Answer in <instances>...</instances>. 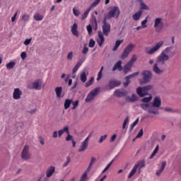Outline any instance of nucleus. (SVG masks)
<instances>
[{
    "mask_svg": "<svg viewBox=\"0 0 181 181\" xmlns=\"http://www.w3.org/2000/svg\"><path fill=\"white\" fill-rule=\"evenodd\" d=\"M124 74H128V73H131L132 71V65L127 63L122 68Z\"/></svg>",
    "mask_w": 181,
    "mask_h": 181,
    "instance_id": "obj_21",
    "label": "nucleus"
},
{
    "mask_svg": "<svg viewBox=\"0 0 181 181\" xmlns=\"http://www.w3.org/2000/svg\"><path fill=\"white\" fill-rule=\"evenodd\" d=\"M134 166H137V169L139 168V170L140 169H142V168H145V160H141L139 161L134 165Z\"/></svg>",
    "mask_w": 181,
    "mask_h": 181,
    "instance_id": "obj_33",
    "label": "nucleus"
},
{
    "mask_svg": "<svg viewBox=\"0 0 181 181\" xmlns=\"http://www.w3.org/2000/svg\"><path fill=\"white\" fill-rule=\"evenodd\" d=\"M67 60H73V52H69L66 57Z\"/></svg>",
    "mask_w": 181,
    "mask_h": 181,
    "instance_id": "obj_57",
    "label": "nucleus"
},
{
    "mask_svg": "<svg viewBox=\"0 0 181 181\" xmlns=\"http://www.w3.org/2000/svg\"><path fill=\"white\" fill-rule=\"evenodd\" d=\"M102 30L103 35L108 36V35H110V33L111 32V24H110V23H103Z\"/></svg>",
    "mask_w": 181,
    "mask_h": 181,
    "instance_id": "obj_11",
    "label": "nucleus"
},
{
    "mask_svg": "<svg viewBox=\"0 0 181 181\" xmlns=\"http://www.w3.org/2000/svg\"><path fill=\"white\" fill-rule=\"evenodd\" d=\"M93 22L95 25V30H97L98 27V24H97V18L95 16L93 17Z\"/></svg>",
    "mask_w": 181,
    "mask_h": 181,
    "instance_id": "obj_60",
    "label": "nucleus"
},
{
    "mask_svg": "<svg viewBox=\"0 0 181 181\" xmlns=\"http://www.w3.org/2000/svg\"><path fill=\"white\" fill-rule=\"evenodd\" d=\"M152 105H153V107H156L157 108H159V107L162 105V100L159 96L154 98Z\"/></svg>",
    "mask_w": 181,
    "mask_h": 181,
    "instance_id": "obj_20",
    "label": "nucleus"
},
{
    "mask_svg": "<svg viewBox=\"0 0 181 181\" xmlns=\"http://www.w3.org/2000/svg\"><path fill=\"white\" fill-rule=\"evenodd\" d=\"M108 86L110 90H112V88H115V87H119V86H121V81L117 80H110Z\"/></svg>",
    "mask_w": 181,
    "mask_h": 181,
    "instance_id": "obj_15",
    "label": "nucleus"
},
{
    "mask_svg": "<svg viewBox=\"0 0 181 181\" xmlns=\"http://www.w3.org/2000/svg\"><path fill=\"white\" fill-rule=\"evenodd\" d=\"M71 103H73V99H66L64 105V109L68 110V108H70Z\"/></svg>",
    "mask_w": 181,
    "mask_h": 181,
    "instance_id": "obj_30",
    "label": "nucleus"
},
{
    "mask_svg": "<svg viewBox=\"0 0 181 181\" xmlns=\"http://www.w3.org/2000/svg\"><path fill=\"white\" fill-rule=\"evenodd\" d=\"M101 0H95L91 4H90V8H95L97 5L100 4Z\"/></svg>",
    "mask_w": 181,
    "mask_h": 181,
    "instance_id": "obj_50",
    "label": "nucleus"
},
{
    "mask_svg": "<svg viewBox=\"0 0 181 181\" xmlns=\"http://www.w3.org/2000/svg\"><path fill=\"white\" fill-rule=\"evenodd\" d=\"M30 19V16H29V14H23L22 16V21L23 22H29Z\"/></svg>",
    "mask_w": 181,
    "mask_h": 181,
    "instance_id": "obj_44",
    "label": "nucleus"
},
{
    "mask_svg": "<svg viewBox=\"0 0 181 181\" xmlns=\"http://www.w3.org/2000/svg\"><path fill=\"white\" fill-rule=\"evenodd\" d=\"M70 162H71L70 158L69 156L66 157V162L62 165L63 168H66V166L69 165V163H70Z\"/></svg>",
    "mask_w": 181,
    "mask_h": 181,
    "instance_id": "obj_52",
    "label": "nucleus"
},
{
    "mask_svg": "<svg viewBox=\"0 0 181 181\" xmlns=\"http://www.w3.org/2000/svg\"><path fill=\"white\" fill-rule=\"evenodd\" d=\"M95 45V41H94L93 39H90L88 44L89 47H93Z\"/></svg>",
    "mask_w": 181,
    "mask_h": 181,
    "instance_id": "obj_54",
    "label": "nucleus"
},
{
    "mask_svg": "<svg viewBox=\"0 0 181 181\" xmlns=\"http://www.w3.org/2000/svg\"><path fill=\"white\" fill-rule=\"evenodd\" d=\"M112 18V17L110 15V13L105 14L102 23H108L107 21L111 19Z\"/></svg>",
    "mask_w": 181,
    "mask_h": 181,
    "instance_id": "obj_38",
    "label": "nucleus"
},
{
    "mask_svg": "<svg viewBox=\"0 0 181 181\" xmlns=\"http://www.w3.org/2000/svg\"><path fill=\"white\" fill-rule=\"evenodd\" d=\"M169 59V56L164 51H162L159 56L157 57L156 62L160 63V64H165Z\"/></svg>",
    "mask_w": 181,
    "mask_h": 181,
    "instance_id": "obj_7",
    "label": "nucleus"
},
{
    "mask_svg": "<svg viewBox=\"0 0 181 181\" xmlns=\"http://www.w3.org/2000/svg\"><path fill=\"white\" fill-rule=\"evenodd\" d=\"M153 71L156 73V74H162L163 73V70L160 69L158 66V63H155L153 66Z\"/></svg>",
    "mask_w": 181,
    "mask_h": 181,
    "instance_id": "obj_25",
    "label": "nucleus"
},
{
    "mask_svg": "<svg viewBox=\"0 0 181 181\" xmlns=\"http://www.w3.org/2000/svg\"><path fill=\"white\" fill-rule=\"evenodd\" d=\"M77 23H74V25L71 27V33L74 36H76V37H78L80 36V34L78 33V30H77Z\"/></svg>",
    "mask_w": 181,
    "mask_h": 181,
    "instance_id": "obj_24",
    "label": "nucleus"
},
{
    "mask_svg": "<svg viewBox=\"0 0 181 181\" xmlns=\"http://www.w3.org/2000/svg\"><path fill=\"white\" fill-rule=\"evenodd\" d=\"M87 180H88V174H87V173H83L79 181H87Z\"/></svg>",
    "mask_w": 181,
    "mask_h": 181,
    "instance_id": "obj_42",
    "label": "nucleus"
},
{
    "mask_svg": "<svg viewBox=\"0 0 181 181\" xmlns=\"http://www.w3.org/2000/svg\"><path fill=\"white\" fill-rule=\"evenodd\" d=\"M148 23V17H146L142 22H141V27L146 28V23Z\"/></svg>",
    "mask_w": 181,
    "mask_h": 181,
    "instance_id": "obj_56",
    "label": "nucleus"
},
{
    "mask_svg": "<svg viewBox=\"0 0 181 181\" xmlns=\"http://www.w3.org/2000/svg\"><path fill=\"white\" fill-rule=\"evenodd\" d=\"M21 95H22V90H21L19 88H15L13 93V98L14 100H21Z\"/></svg>",
    "mask_w": 181,
    "mask_h": 181,
    "instance_id": "obj_17",
    "label": "nucleus"
},
{
    "mask_svg": "<svg viewBox=\"0 0 181 181\" xmlns=\"http://www.w3.org/2000/svg\"><path fill=\"white\" fill-rule=\"evenodd\" d=\"M30 88H34L35 90H41L42 89V83H40V81L33 82V87Z\"/></svg>",
    "mask_w": 181,
    "mask_h": 181,
    "instance_id": "obj_27",
    "label": "nucleus"
},
{
    "mask_svg": "<svg viewBox=\"0 0 181 181\" xmlns=\"http://www.w3.org/2000/svg\"><path fill=\"white\" fill-rule=\"evenodd\" d=\"M108 13L112 18H116V19H118L120 13L119 7H118V6H113Z\"/></svg>",
    "mask_w": 181,
    "mask_h": 181,
    "instance_id": "obj_9",
    "label": "nucleus"
},
{
    "mask_svg": "<svg viewBox=\"0 0 181 181\" xmlns=\"http://www.w3.org/2000/svg\"><path fill=\"white\" fill-rule=\"evenodd\" d=\"M55 172H56V168L53 165L49 166L46 171L47 177H52V176H53V174Z\"/></svg>",
    "mask_w": 181,
    "mask_h": 181,
    "instance_id": "obj_19",
    "label": "nucleus"
},
{
    "mask_svg": "<svg viewBox=\"0 0 181 181\" xmlns=\"http://www.w3.org/2000/svg\"><path fill=\"white\" fill-rule=\"evenodd\" d=\"M163 28V23L162 22V18H157L154 21V28L156 32H160Z\"/></svg>",
    "mask_w": 181,
    "mask_h": 181,
    "instance_id": "obj_10",
    "label": "nucleus"
},
{
    "mask_svg": "<svg viewBox=\"0 0 181 181\" xmlns=\"http://www.w3.org/2000/svg\"><path fill=\"white\" fill-rule=\"evenodd\" d=\"M16 64V63H15V62H10L6 64V67L7 70H12V69L15 67Z\"/></svg>",
    "mask_w": 181,
    "mask_h": 181,
    "instance_id": "obj_34",
    "label": "nucleus"
},
{
    "mask_svg": "<svg viewBox=\"0 0 181 181\" xmlns=\"http://www.w3.org/2000/svg\"><path fill=\"white\" fill-rule=\"evenodd\" d=\"M72 104H73L72 110H76L77 107H78V100H76L73 102Z\"/></svg>",
    "mask_w": 181,
    "mask_h": 181,
    "instance_id": "obj_55",
    "label": "nucleus"
},
{
    "mask_svg": "<svg viewBox=\"0 0 181 181\" xmlns=\"http://www.w3.org/2000/svg\"><path fill=\"white\" fill-rule=\"evenodd\" d=\"M163 46V41H160L157 42L151 49L146 48V52L147 54H153L154 53H156L159 49H160Z\"/></svg>",
    "mask_w": 181,
    "mask_h": 181,
    "instance_id": "obj_5",
    "label": "nucleus"
},
{
    "mask_svg": "<svg viewBox=\"0 0 181 181\" xmlns=\"http://www.w3.org/2000/svg\"><path fill=\"white\" fill-rule=\"evenodd\" d=\"M64 132L66 134H70V132L69 131V126H65L62 129L58 131L59 138H60V136H62Z\"/></svg>",
    "mask_w": 181,
    "mask_h": 181,
    "instance_id": "obj_26",
    "label": "nucleus"
},
{
    "mask_svg": "<svg viewBox=\"0 0 181 181\" xmlns=\"http://www.w3.org/2000/svg\"><path fill=\"white\" fill-rule=\"evenodd\" d=\"M138 74H139V72H134L127 76L125 77V80L126 81L124 82L123 85L124 87H128V86H129V84L131 83V78H132L133 77H135V76H138Z\"/></svg>",
    "mask_w": 181,
    "mask_h": 181,
    "instance_id": "obj_14",
    "label": "nucleus"
},
{
    "mask_svg": "<svg viewBox=\"0 0 181 181\" xmlns=\"http://www.w3.org/2000/svg\"><path fill=\"white\" fill-rule=\"evenodd\" d=\"M142 136H144V129H141L138 133L136 138H142Z\"/></svg>",
    "mask_w": 181,
    "mask_h": 181,
    "instance_id": "obj_59",
    "label": "nucleus"
},
{
    "mask_svg": "<svg viewBox=\"0 0 181 181\" xmlns=\"http://www.w3.org/2000/svg\"><path fill=\"white\" fill-rule=\"evenodd\" d=\"M45 16L43 15H41L39 13H37L35 14H34L33 16V18L34 20H35L37 22H40L42 21H43Z\"/></svg>",
    "mask_w": 181,
    "mask_h": 181,
    "instance_id": "obj_28",
    "label": "nucleus"
},
{
    "mask_svg": "<svg viewBox=\"0 0 181 181\" xmlns=\"http://www.w3.org/2000/svg\"><path fill=\"white\" fill-rule=\"evenodd\" d=\"M136 62V56L133 55L131 59L127 62L129 64L134 66V63Z\"/></svg>",
    "mask_w": 181,
    "mask_h": 181,
    "instance_id": "obj_45",
    "label": "nucleus"
},
{
    "mask_svg": "<svg viewBox=\"0 0 181 181\" xmlns=\"http://www.w3.org/2000/svg\"><path fill=\"white\" fill-rule=\"evenodd\" d=\"M86 30L88 31V35H91V33H93V27H91V25H87Z\"/></svg>",
    "mask_w": 181,
    "mask_h": 181,
    "instance_id": "obj_53",
    "label": "nucleus"
},
{
    "mask_svg": "<svg viewBox=\"0 0 181 181\" xmlns=\"http://www.w3.org/2000/svg\"><path fill=\"white\" fill-rule=\"evenodd\" d=\"M141 16H142V11H139L138 12L135 13L132 16V18H133L134 21H139V19H141Z\"/></svg>",
    "mask_w": 181,
    "mask_h": 181,
    "instance_id": "obj_29",
    "label": "nucleus"
},
{
    "mask_svg": "<svg viewBox=\"0 0 181 181\" xmlns=\"http://www.w3.org/2000/svg\"><path fill=\"white\" fill-rule=\"evenodd\" d=\"M73 13L75 16H78L80 15V11L76 8H73Z\"/></svg>",
    "mask_w": 181,
    "mask_h": 181,
    "instance_id": "obj_61",
    "label": "nucleus"
},
{
    "mask_svg": "<svg viewBox=\"0 0 181 181\" xmlns=\"http://www.w3.org/2000/svg\"><path fill=\"white\" fill-rule=\"evenodd\" d=\"M129 122V117H127L124 122H123V124H122V129H125L126 127H127V124Z\"/></svg>",
    "mask_w": 181,
    "mask_h": 181,
    "instance_id": "obj_47",
    "label": "nucleus"
},
{
    "mask_svg": "<svg viewBox=\"0 0 181 181\" xmlns=\"http://www.w3.org/2000/svg\"><path fill=\"white\" fill-rule=\"evenodd\" d=\"M32 155L29 153V146L26 145L24 146L22 152H21V158L24 159V160H28L30 159Z\"/></svg>",
    "mask_w": 181,
    "mask_h": 181,
    "instance_id": "obj_8",
    "label": "nucleus"
},
{
    "mask_svg": "<svg viewBox=\"0 0 181 181\" xmlns=\"http://www.w3.org/2000/svg\"><path fill=\"white\" fill-rule=\"evenodd\" d=\"M98 93H100V88H96L90 91L87 97L85 99V103H90V101H93L94 98H95L96 95H98Z\"/></svg>",
    "mask_w": 181,
    "mask_h": 181,
    "instance_id": "obj_6",
    "label": "nucleus"
},
{
    "mask_svg": "<svg viewBox=\"0 0 181 181\" xmlns=\"http://www.w3.org/2000/svg\"><path fill=\"white\" fill-rule=\"evenodd\" d=\"M107 136H108V135L105 134L104 136H100L98 143L99 144H103L104 141H105V139H107Z\"/></svg>",
    "mask_w": 181,
    "mask_h": 181,
    "instance_id": "obj_51",
    "label": "nucleus"
},
{
    "mask_svg": "<svg viewBox=\"0 0 181 181\" xmlns=\"http://www.w3.org/2000/svg\"><path fill=\"white\" fill-rule=\"evenodd\" d=\"M163 51L170 59L176 54V49H173V47H167Z\"/></svg>",
    "mask_w": 181,
    "mask_h": 181,
    "instance_id": "obj_12",
    "label": "nucleus"
},
{
    "mask_svg": "<svg viewBox=\"0 0 181 181\" xmlns=\"http://www.w3.org/2000/svg\"><path fill=\"white\" fill-rule=\"evenodd\" d=\"M152 100V95H149V97H145L141 100V103H147V104Z\"/></svg>",
    "mask_w": 181,
    "mask_h": 181,
    "instance_id": "obj_43",
    "label": "nucleus"
},
{
    "mask_svg": "<svg viewBox=\"0 0 181 181\" xmlns=\"http://www.w3.org/2000/svg\"><path fill=\"white\" fill-rule=\"evenodd\" d=\"M115 97L121 98L126 97L128 95V91L124 89H116L114 92Z\"/></svg>",
    "mask_w": 181,
    "mask_h": 181,
    "instance_id": "obj_13",
    "label": "nucleus"
},
{
    "mask_svg": "<svg viewBox=\"0 0 181 181\" xmlns=\"http://www.w3.org/2000/svg\"><path fill=\"white\" fill-rule=\"evenodd\" d=\"M158 151H159V145H157L152 152L151 155L149 157V159H153V156L158 153Z\"/></svg>",
    "mask_w": 181,
    "mask_h": 181,
    "instance_id": "obj_37",
    "label": "nucleus"
},
{
    "mask_svg": "<svg viewBox=\"0 0 181 181\" xmlns=\"http://www.w3.org/2000/svg\"><path fill=\"white\" fill-rule=\"evenodd\" d=\"M136 170H138L137 165H134L128 175V179H131V177L134 176V173H136Z\"/></svg>",
    "mask_w": 181,
    "mask_h": 181,
    "instance_id": "obj_35",
    "label": "nucleus"
},
{
    "mask_svg": "<svg viewBox=\"0 0 181 181\" xmlns=\"http://www.w3.org/2000/svg\"><path fill=\"white\" fill-rule=\"evenodd\" d=\"M141 107L144 111L148 112V114H153L154 115H157L159 114V110L156 106H153L151 103H142L141 104Z\"/></svg>",
    "mask_w": 181,
    "mask_h": 181,
    "instance_id": "obj_1",
    "label": "nucleus"
},
{
    "mask_svg": "<svg viewBox=\"0 0 181 181\" xmlns=\"http://www.w3.org/2000/svg\"><path fill=\"white\" fill-rule=\"evenodd\" d=\"M81 81H82V83H86V81H87V74L86 71H83L81 74Z\"/></svg>",
    "mask_w": 181,
    "mask_h": 181,
    "instance_id": "obj_39",
    "label": "nucleus"
},
{
    "mask_svg": "<svg viewBox=\"0 0 181 181\" xmlns=\"http://www.w3.org/2000/svg\"><path fill=\"white\" fill-rule=\"evenodd\" d=\"M82 53H83V54H87V53H88V47L85 46L83 47V49L82 50Z\"/></svg>",
    "mask_w": 181,
    "mask_h": 181,
    "instance_id": "obj_62",
    "label": "nucleus"
},
{
    "mask_svg": "<svg viewBox=\"0 0 181 181\" xmlns=\"http://www.w3.org/2000/svg\"><path fill=\"white\" fill-rule=\"evenodd\" d=\"M84 60H86V59H84L83 60H81L79 62H77V64L75 65L78 69H80V67H81V65L83 64V63L84 62Z\"/></svg>",
    "mask_w": 181,
    "mask_h": 181,
    "instance_id": "obj_58",
    "label": "nucleus"
},
{
    "mask_svg": "<svg viewBox=\"0 0 181 181\" xmlns=\"http://www.w3.org/2000/svg\"><path fill=\"white\" fill-rule=\"evenodd\" d=\"M103 70H104V66H102L100 68V70L99 71L98 74V77L96 78L97 81H100L101 78H103Z\"/></svg>",
    "mask_w": 181,
    "mask_h": 181,
    "instance_id": "obj_41",
    "label": "nucleus"
},
{
    "mask_svg": "<svg viewBox=\"0 0 181 181\" xmlns=\"http://www.w3.org/2000/svg\"><path fill=\"white\" fill-rule=\"evenodd\" d=\"M118 70L119 71H122V61L119 60L113 66L112 71Z\"/></svg>",
    "mask_w": 181,
    "mask_h": 181,
    "instance_id": "obj_22",
    "label": "nucleus"
},
{
    "mask_svg": "<svg viewBox=\"0 0 181 181\" xmlns=\"http://www.w3.org/2000/svg\"><path fill=\"white\" fill-rule=\"evenodd\" d=\"M21 57L23 60H25V59H26V52H21Z\"/></svg>",
    "mask_w": 181,
    "mask_h": 181,
    "instance_id": "obj_64",
    "label": "nucleus"
},
{
    "mask_svg": "<svg viewBox=\"0 0 181 181\" xmlns=\"http://www.w3.org/2000/svg\"><path fill=\"white\" fill-rule=\"evenodd\" d=\"M90 138H91V134H89L83 142L84 144H86L87 145H88V141H89Z\"/></svg>",
    "mask_w": 181,
    "mask_h": 181,
    "instance_id": "obj_63",
    "label": "nucleus"
},
{
    "mask_svg": "<svg viewBox=\"0 0 181 181\" xmlns=\"http://www.w3.org/2000/svg\"><path fill=\"white\" fill-rule=\"evenodd\" d=\"M123 42H124V40H116L115 46L112 48V51L115 52L116 50H117L118 47H119V46L121 45V43H122Z\"/></svg>",
    "mask_w": 181,
    "mask_h": 181,
    "instance_id": "obj_32",
    "label": "nucleus"
},
{
    "mask_svg": "<svg viewBox=\"0 0 181 181\" xmlns=\"http://www.w3.org/2000/svg\"><path fill=\"white\" fill-rule=\"evenodd\" d=\"M94 83V77H91L88 81L86 83V87H90Z\"/></svg>",
    "mask_w": 181,
    "mask_h": 181,
    "instance_id": "obj_48",
    "label": "nucleus"
},
{
    "mask_svg": "<svg viewBox=\"0 0 181 181\" xmlns=\"http://www.w3.org/2000/svg\"><path fill=\"white\" fill-rule=\"evenodd\" d=\"M141 9H144V11H149V7L144 2H141L140 4Z\"/></svg>",
    "mask_w": 181,
    "mask_h": 181,
    "instance_id": "obj_49",
    "label": "nucleus"
},
{
    "mask_svg": "<svg viewBox=\"0 0 181 181\" xmlns=\"http://www.w3.org/2000/svg\"><path fill=\"white\" fill-rule=\"evenodd\" d=\"M166 166V161H163L161 163V165L160 168H158L156 171V175L157 176H160V173H162V172H163V170H165V168Z\"/></svg>",
    "mask_w": 181,
    "mask_h": 181,
    "instance_id": "obj_23",
    "label": "nucleus"
},
{
    "mask_svg": "<svg viewBox=\"0 0 181 181\" xmlns=\"http://www.w3.org/2000/svg\"><path fill=\"white\" fill-rule=\"evenodd\" d=\"M98 39L97 40V43L101 47L103 46V44L104 42H105V38H104V34H103V32L98 31Z\"/></svg>",
    "mask_w": 181,
    "mask_h": 181,
    "instance_id": "obj_16",
    "label": "nucleus"
},
{
    "mask_svg": "<svg viewBox=\"0 0 181 181\" xmlns=\"http://www.w3.org/2000/svg\"><path fill=\"white\" fill-rule=\"evenodd\" d=\"M143 78L140 80L141 86L146 84L151 81L152 78V72L151 71H144L142 72Z\"/></svg>",
    "mask_w": 181,
    "mask_h": 181,
    "instance_id": "obj_3",
    "label": "nucleus"
},
{
    "mask_svg": "<svg viewBox=\"0 0 181 181\" xmlns=\"http://www.w3.org/2000/svg\"><path fill=\"white\" fill-rule=\"evenodd\" d=\"M118 158V154L115 156V158H113L107 165L106 167L104 168V170L102 171V173H105V172H107V170H108V169H110V168L111 167V165H112V163L115 160V158Z\"/></svg>",
    "mask_w": 181,
    "mask_h": 181,
    "instance_id": "obj_31",
    "label": "nucleus"
},
{
    "mask_svg": "<svg viewBox=\"0 0 181 181\" xmlns=\"http://www.w3.org/2000/svg\"><path fill=\"white\" fill-rule=\"evenodd\" d=\"M138 122H139V117H137L136 119L130 125V131H132V129H134Z\"/></svg>",
    "mask_w": 181,
    "mask_h": 181,
    "instance_id": "obj_46",
    "label": "nucleus"
},
{
    "mask_svg": "<svg viewBox=\"0 0 181 181\" xmlns=\"http://www.w3.org/2000/svg\"><path fill=\"white\" fill-rule=\"evenodd\" d=\"M153 89V86L147 85L144 87H138L136 88V93L139 97H145V95H148L149 91Z\"/></svg>",
    "mask_w": 181,
    "mask_h": 181,
    "instance_id": "obj_2",
    "label": "nucleus"
},
{
    "mask_svg": "<svg viewBox=\"0 0 181 181\" xmlns=\"http://www.w3.org/2000/svg\"><path fill=\"white\" fill-rule=\"evenodd\" d=\"M88 146V144L84 143V142H82L79 149H78V152H84V151H86V149H87Z\"/></svg>",
    "mask_w": 181,
    "mask_h": 181,
    "instance_id": "obj_36",
    "label": "nucleus"
},
{
    "mask_svg": "<svg viewBox=\"0 0 181 181\" xmlns=\"http://www.w3.org/2000/svg\"><path fill=\"white\" fill-rule=\"evenodd\" d=\"M55 94L57 98H63L64 93H63V87L58 86L55 88Z\"/></svg>",
    "mask_w": 181,
    "mask_h": 181,
    "instance_id": "obj_18",
    "label": "nucleus"
},
{
    "mask_svg": "<svg viewBox=\"0 0 181 181\" xmlns=\"http://www.w3.org/2000/svg\"><path fill=\"white\" fill-rule=\"evenodd\" d=\"M134 49H135V44L129 43L128 45H127L121 54V59H127V57L129 56V53H131Z\"/></svg>",
    "mask_w": 181,
    "mask_h": 181,
    "instance_id": "obj_4",
    "label": "nucleus"
},
{
    "mask_svg": "<svg viewBox=\"0 0 181 181\" xmlns=\"http://www.w3.org/2000/svg\"><path fill=\"white\" fill-rule=\"evenodd\" d=\"M128 98L130 103H135V101H138V96H136L135 93H133L132 97Z\"/></svg>",
    "mask_w": 181,
    "mask_h": 181,
    "instance_id": "obj_40",
    "label": "nucleus"
}]
</instances>
